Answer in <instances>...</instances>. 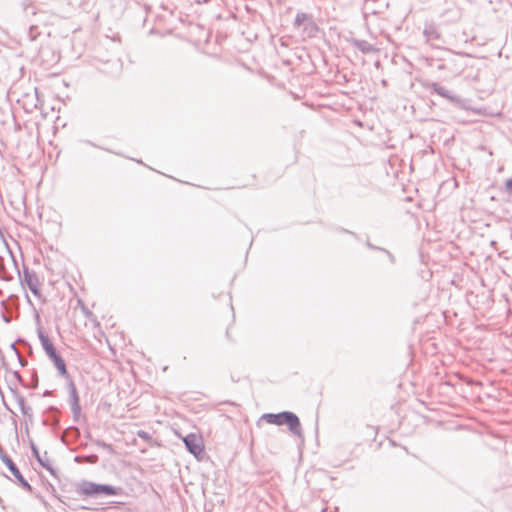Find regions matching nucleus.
I'll list each match as a JSON object with an SVG mask.
<instances>
[{"instance_id":"20","label":"nucleus","mask_w":512,"mask_h":512,"mask_svg":"<svg viewBox=\"0 0 512 512\" xmlns=\"http://www.w3.org/2000/svg\"><path fill=\"white\" fill-rule=\"evenodd\" d=\"M9 463H10V468H11L12 472L14 473V475H15L17 478H19V479H20V478H21V476L19 475L18 470H17V469H15V467L13 466V464L11 463V461H9Z\"/></svg>"},{"instance_id":"5","label":"nucleus","mask_w":512,"mask_h":512,"mask_svg":"<svg viewBox=\"0 0 512 512\" xmlns=\"http://www.w3.org/2000/svg\"><path fill=\"white\" fill-rule=\"evenodd\" d=\"M37 59L44 69H48L58 62L59 54L49 46H41L37 54Z\"/></svg>"},{"instance_id":"17","label":"nucleus","mask_w":512,"mask_h":512,"mask_svg":"<svg viewBox=\"0 0 512 512\" xmlns=\"http://www.w3.org/2000/svg\"><path fill=\"white\" fill-rule=\"evenodd\" d=\"M504 192L512 197V178H509L505 181Z\"/></svg>"},{"instance_id":"10","label":"nucleus","mask_w":512,"mask_h":512,"mask_svg":"<svg viewBox=\"0 0 512 512\" xmlns=\"http://www.w3.org/2000/svg\"><path fill=\"white\" fill-rule=\"evenodd\" d=\"M34 458L39 462V464L45 468L51 475L53 476H56V472H55V469L51 463V461L49 460V458L44 455H40L39 452L37 451L36 447L34 446Z\"/></svg>"},{"instance_id":"18","label":"nucleus","mask_w":512,"mask_h":512,"mask_svg":"<svg viewBox=\"0 0 512 512\" xmlns=\"http://www.w3.org/2000/svg\"><path fill=\"white\" fill-rule=\"evenodd\" d=\"M37 285H38V280L34 276V296L40 298L41 295H40V292H39V289H38Z\"/></svg>"},{"instance_id":"14","label":"nucleus","mask_w":512,"mask_h":512,"mask_svg":"<svg viewBox=\"0 0 512 512\" xmlns=\"http://www.w3.org/2000/svg\"><path fill=\"white\" fill-rule=\"evenodd\" d=\"M304 29L307 30L310 35L317 31L318 28L311 16H309V20L304 24Z\"/></svg>"},{"instance_id":"19","label":"nucleus","mask_w":512,"mask_h":512,"mask_svg":"<svg viewBox=\"0 0 512 512\" xmlns=\"http://www.w3.org/2000/svg\"><path fill=\"white\" fill-rule=\"evenodd\" d=\"M138 436L142 439H148L149 438V434L143 430H140L138 431Z\"/></svg>"},{"instance_id":"4","label":"nucleus","mask_w":512,"mask_h":512,"mask_svg":"<svg viewBox=\"0 0 512 512\" xmlns=\"http://www.w3.org/2000/svg\"><path fill=\"white\" fill-rule=\"evenodd\" d=\"M76 491L79 494L85 496H93L99 494H104L106 496H115L120 493L121 488L109 484H98L91 481L83 480L78 484Z\"/></svg>"},{"instance_id":"16","label":"nucleus","mask_w":512,"mask_h":512,"mask_svg":"<svg viewBox=\"0 0 512 512\" xmlns=\"http://www.w3.org/2000/svg\"><path fill=\"white\" fill-rule=\"evenodd\" d=\"M95 444L103 449H105L106 451H108L109 453H112L113 452V447L111 444H108L102 440H95Z\"/></svg>"},{"instance_id":"9","label":"nucleus","mask_w":512,"mask_h":512,"mask_svg":"<svg viewBox=\"0 0 512 512\" xmlns=\"http://www.w3.org/2000/svg\"><path fill=\"white\" fill-rule=\"evenodd\" d=\"M350 43L363 54H372L379 51L374 45L366 40L352 38Z\"/></svg>"},{"instance_id":"7","label":"nucleus","mask_w":512,"mask_h":512,"mask_svg":"<svg viewBox=\"0 0 512 512\" xmlns=\"http://www.w3.org/2000/svg\"><path fill=\"white\" fill-rule=\"evenodd\" d=\"M429 88L431 89L432 92L437 93L439 96L447 99L449 102H451L453 104L460 105L463 102V99L460 96L453 94L447 88L439 85L436 82L431 83L429 85Z\"/></svg>"},{"instance_id":"15","label":"nucleus","mask_w":512,"mask_h":512,"mask_svg":"<svg viewBox=\"0 0 512 512\" xmlns=\"http://www.w3.org/2000/svg\"><path fill=\"white\" fill-rule=\"evenodd\" d=\"M366 245H367V247H368V248H370V249H373V250H379V251L385 252V253L389 256V258L391 259V261H392V262L394 261V257H393V255H392L388 250H386V249H384V248H381V247H377V246L373 245V244H372V243H370V242H367V244H366Z\"/></svg>"},{"instance_id":"21","label":"nucleus","mask_w":512,"mask_h":512,"mask_svg":"<svg viewBox=\"0 0 512 512\" xmlns=\"http://www.w3.org/2000/svg\"><path fill=\"white\" fill-rule=\"evenodd\" d=\"M89 463H96L98 460L97 455H90L87 457Z\"/></svg>"},{"instance_id":"1","label":"nucleus","mask_w":512,"mask_h":512,"mask_svg":"<svg viewBox=\"0 0 512 512\" xmlns=\"http://www.w3.org/2000/svg\"><path fill=\"white\" fill-rule=\"evenodd\" d=\"M47 357L53 362V364L57 368L59 374L65 378L69 379L68 392H69L70 408H71V411L73 414L74 421L77 422L79 420L80 414H81L80 400H79L76 386H75L73 380L70 379V376L68 374V371L66 368V363L57 351H55L54 353L50 354Z\"/></svg>"},{"instance_id":"23","label":"nucleus","mask_w":512,"mask_h":512,"mask_svg":"<svg viewBox=\"0 0 512 512\" xmlns=\"http://www.w3.org/2000/svg\"><path fill=\"white\" fill-rule=\"evenodd\" d=\"M34 318L37 320V322H39V314L36 312L35 309H34Z\"/></svg>"},{"instance_id":"13","label":"nucleus","mask_w":512,"mask_h":512,"mask_svg":"<svg viewBox=\"0 0 512 512\" xmlns=\"http://www.w3.org/2000/svg\"><path fill=\"white\" fill-rule=\"evenodd\" d=\"M34 96L36 98V103H34V109H39L42 116L46 117L47 112H45V110H44L43 103L40 99L37 88H34Z\"/></svg>"},{"instance_id":"6","label":"nucleus","mask_w":512,"mask_h":512,"mask_svg":"<svg viewBox=\"0 0 512 512\" xmlns=\"http://www.w3.org/2000/svg\"><path fill=\"white\" fill-rule=\"evenodd\" d=\"M186 449L196 458H199L204 452V445L200 437L196 434H188L183 438Z\"/></svg>"},{"instance_id":"3","label":"nucleus","mask_w":512,"mask_h":512,"mask_svg":"<svg viewBox=\"0 0 512 512\" xmlns=\"http://www.w3.org/2000/svg\"><path fill=\"white\" fill-rule=\"evenodd\" d=\"M262 419L266 420L269 424L274 425H287L289 431L296 436L302 435L301 423L298 416L290 411H282L279 413H267L262 415Z\"/></svg>"},{"instance_id":"12","label":"nucleus","mask_w":512,"mask_h":512,"mask_svg":"<svg viewBox=\"0 0 512 512\" xmlns=\"http://www.w3.org/2000/svg\"><path fill=\"white\" fill-rule=\"evenodd\" d=\"M309 16L307 13L298 12L294 20V26L299 28L301 25H304L309 20Z\"/></svg>"},{"instance_id":"2","label":"nucleus","mask_w":512,"mask_h":512,"mask_svg":"<svg viewBox=\"0 0 512 512\" xmlns=\"http://www.w3.org/2000/svg\"><path fill=\"white\" fill-rule=\"evenodd\" d=\"M47 357L53 362V364L57 368L59 374L65 378L69 379L68 392H69L70 408H71V411L73 414L74 421L77 422L79 420L80 414H81L80 400H79L76 386H75L73 380L70 379V376L68 374V371L66 368V363L57 351H55L54 353L50 354Z\"/></svg>"},{"instance_id":"25","label":"nucleus","mask_w":512,"mask_h":512,"mask_svg":"<svg viewBox=\"0 0 512 512\" xmlns=\"http://www.w3.org/2000/svg\"><path fill=\"white\" fill-rule=\"evenodd\" d=\"M36 378H37V377H36V375L34 374V384H33V387H34V388H36V385H37V383H36V382H37V379H36Z\"/></svg>"},{"instance_id":"11","label":"nucleus","mask_w":512,"mask_h":512,"mask_svg":"<svg viewBox=\"0 0 512 512\" xmlns=\"http://www.w3.org/2000/svg\"><path fill=\"white\" fill-rule=\"evenodd\" d=\"M427 42H435L440 39V33L434 24H427L423 30Z\"/></svg>"},{"instance_id":"24","label":"nucleus","mask_w":512,"mask_h":512,"mask_svg":"<svg viewBox=\"0 0 512 512\" xmlns=\"http://www.w3.org/2000/svg\"><path fill=\"white\" fill-rule=\"evenodd\" d=\"M43 209L41 208V210H38V215H39V218L42 219V215H43Z\"/></svg>"},{"instance_id":"26","label":"nucleus","mask_w":512,"mask_h":512,"mask_svg":"<svg viewBox=\"0 0 512 512\" xmlns=\"http://www.w3.org/2000/svg\"><path fill=\"white\" fill-rule=\"evenodd\" d=\"M208 0H203V2H207Z\"/></svg>"},{"instance_id":"8","label":"nucleus","mask_w":512,"mask_h":512,"mask_svg":"<svg viewBox=\"0 0 512 512\" xmlns=\"http://www.w3.org/2000/svg\"><path fill=\"white\" fill-rule=\"evenodd\" d=\"M37 334H38V338L40 340L41 346L47 356H49L50 354L57 351L56 347L54 346L52 340L50 339V337L47 333H45L41 328H38Z\"/></svg>"},{"instance_id":"22","label":"nucleus","mask_w":512,"mask_h":512,"mask_svg":"<svg viewBox=\"0 0 512 512\" xmlns=\"http://www.w3.org/2000/svg\"><path fill=\"white\" fill-rule=\"evenodd\" d=\"M25 283L31 288L32 287V284H31V281L30 279L27 277V275L25 274Z\"/></svg>"}]
</instances>
